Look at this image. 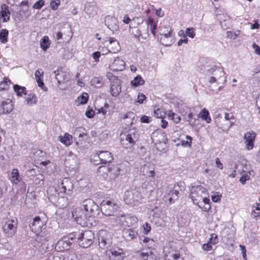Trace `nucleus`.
I'll list each match as a JSON object with an SVG mask.
<instances>
[{
  "label": "nucleus",
  "mask_w": 260,
  "mask_h": 260,
  "mask_svg": "<svg viewBox=\"0 0 260 260\" xmlns=\"http://www.w3.org/2000/svg\"><path fill=\"white\" fill-rule=\"evenodd\" d=\"M206 76L209 77L210 83H217L224 84L226 82V77L222 68L216 66H213L207 71Z\"/></svg>",
  "instance_id": "1"
},
{
  "label": "nucleus",
  "mask_w": 260,
  "mask_h": 260,
  "mask_svg": "<svg viewBox=\"0 0 260 260\" xmlns=\"http://www.w3.org/2000/svg\"><path fill=\"white\" fill-rule=\"evenodd\" d=\"M120 139L121 144L125 148H131L134 146L138 139V135L135 129L129 130L121 133Z\"/></svg>",
  "instance_id": "2"
},
{
  "label": "nucleus",
  "mask_w": 260,
  "mask_h": 260,
  "mask_svg": "<svg viewBox=\"0 0 260 260\" xmlns=\"http://www.w3.org/2000/svg\"><path fill=\"white\" fill-rule=\"evenodd\" d=\"M100 206L102 213L106 216L113 217L111 219L114 222L113 219L116 217L115 214L119 209L118 205L114 201L104 200L101 203Z\"/></svg>",
  "instance_id": "3"
},
{
  "label": "nucleus",
  "mask_w": 260,
  "mask_h": 260,
  "mask_svg": "<svg viewBox=\"0 0 260 260\" xmlns=\"http://www.w3.org/2000/svg\"><path fill=\"white\" fill-rule=\"evenodd\" d=\"M151 139L157 150L162 151L165 149L168 140L164 132L156 129L152 133Z\"/></svg>",
  "instance_id": "4"
},
{
  "label": "nucleus",
  "mask_w": 260,
  "mask_h": 260,
  "mask_svg": "<svg viewBox=\"0 0 260 260\" xmlns=\"http://www.w3.org/2000/svg\"><path fill=\"white\" fill-rule=\"evenodd\" d=\"M113 219L117 225L127 228H138V220L136 216L123 214L115 217Z\"/></svg>",
  "instance_id": "5"
},
{
  "label": "nucleus",
  "mask_w": 260,
  "mask_h": 260,
  "mask_svg": "<svg viewBox=\"0 0 260 260\" xmlns=\"http://www.w3.org/2000/svg\"><path fill=\"white\" fill-rule=\"evenodd\" d=\"M224 117L221 113L215 115V121L217 126L223 130L229 129L232 125L231 119H234V116L232 113H224Z\"/></svg>",
  "instance_id": "6"
},
{
  "label": "nucleus",
  "mask_w": 260,
  "mask_h": 260,
  "mask_svg": "<svg viewBox=\"0 0 260 260\" xmlns=\"http://www.w3.org/2000/svg\"><path fill=\"white\" fill-rule=\"evenodd\" d=\"M94 234L91 231H85L80 233L78 237L79 245L83 248L89 247L93 242Z\"/></svg>",
  "instance_id": "7"
},
{
  "label": "nucleus",
  "mask_w": 260,
  "mask_h": 260,
  "mask_svg": "<svg viewBox=\"0 0 260 260\" xmlns=\"http://www.w3.org/2000/svg\"><path fill=\"white\" fill-rule=\"evenodd\" d=\"M141 194L139 189L127 190L124 193V201L131 206H135L141 199Z\"/></svg>",
  "instance_id": "8"
},
{
  "label": "nucleus",
  "mask_w": 260,
  "mask_h": 260,
  "mask_svg": "<svg viewBox=\"0 0 260 260\" xmlns=\"http://www.w3.org/2000/svg\"><path fill=\"white\" fill-rule=\"evenodd\" d=\"M207 190L201 185H192L190 188L189 198L193 203L198 204L202 201V198L206 194Z\"/></svg>",
  "instance_id": "9"
},
{
  "label": "nucleus",
  "mask_w": 260,
  "mask_h": 260,
  "mask_svg": "<svg viewBox=\"0 0 260 260\" xmlns=\"http://www.w3.org/2000/svg\"><path fill=\"white\" fill-rule=\"evenodd\" d=\"M3 230L5 235L8 237L13 236L17 228V220L15 219H6L3 221Z\"/></svg>",
  "instance_id": "10"
},
{
  "label": "nucleus",
  "mask_w": 260,
  "mask_h": 260,
  "mask_svg": "<svg viewBox=\"0 0 260 260\" xmlns=\"http://www.w3.org/2000/svg\"><path fill=\"white\" fill-rule=\"evenodd\" d=\"M92 162L95 165L99 164H109L113 160V156L112 153L108 151H99L96 155L94 156Z\"/></svg>",
  "instance_id": "11"
},
{
  "label": "nucleus",
  "mask_w": 260,
  "mask_h": 260,
  "mask_svg": "<svg viewBox=\"0 0 260 260\" xmlns=\"http://www.w3.org/2000/svg\"><path fill=\"white\" fill-rule=\"evenodd\" d=\"M75 236L73 234H69L60 239L55 245V249L58 251L69 250L73 244Z\"/></svg>",
  "instance_id": "12"
},
{
  "label": "nucleus",
  "mask_w": 260,
  "mask_h": 260,
  "mask_svg": "<svg viewBox=\"0 0 260 260\" xmlns=\"http://www.w3.org/2000/svg\"><path fill=\"white\" fill-rule=\"evenodd\" d=\"M82 206L89 217L99 215V207L91 199H87L83 201Z\"/></svg>",
  "instance_id": "13"
},
{
  "label": "nucleus",
  "mask_w": 260,
  "mask_h": 260,
  "mask_svg": "<svg viewBox=\"0 0 260 260\" xmlns=\"http://www.w3.org/2000/svg\"><path fill=\"white\" fill-rule=\"evenodd\" d=\"M98 240L99 246L102 249L107 248L112 244L110 235L106 230L99 231Z\"/></svg>",
  "instance_id": "14"
},
{
  "label": "nucleus",
  "mask_w": 260,
  "mask_h": 260,
  "mask_svg": "<svg viewBox=\"0 0 260 260\" xmlns=\"http://www.w3.org/2000/svg\"><path fill=\"white\" fill-rule=\"evenodd\" d=\"M19 6L22 7L19 12L17 13L12 12V15L14 16H16L19 20H24L27 18L30 15L28 2L26 1Z\"/></svg>",
  "instance_id": "15"
},
{
  "label": "nucleus",
  "mask_w": 260,
  "mask_h": 260,
  "mask_svg": "<svg viewBox=\"0 0 260 260\" xmlns=\"http://www.w3.org/2000/svg\"><path fill=\"white\" fill-rule=\"evenodd\" d=\"M73 188V184L69 178H65L62 180L60 187H59V190L57 193L63 198L62 194L66 193L67 194H70L72 191Z\"/></svg>",
  "instance_id": "16"
},
{
  "label": "nucleus",
  "mask_w": 260,
  "mask_h": 260,
  "mask_svg": "<svg viewBox=\"0 0 260 260\" xmlns=\"http://www.w3.org/2000/svg\"><path fill=\"white\" fill-rule=\"evenodd\" d=\"M72 216L78 224L84 226L86 223L88 215L86 212L84 213V210L78 209L73 211Z\"/></svg>",
  "instance_id": "17"
},
{
  "label": "nucleus",
  "mask_w": 260,
  "mask_h": 260,
  "mask_svg": "<svg viewBox=\"0 0 260 260\" xmlns=\"http://www.w3.org/2000/svg\"><path fill=\"white\" fill-rule=\"evenodd\" d=\"M178 190L175 186H169L165 191L164 198L165 201H168L170 204H172L178 199Z\"/></svg>",
  "instance_id": "18"
},
{
  "label": "nucleus",
  "mask_w": 260,
  "mask_h": 260,
  "mask_svg": "<svg viewBox=\"0 0 260 260\" xmlns=\"http://www.w3.org/2000/svg\"><path fill=\"white\" fill-rule=\"evenodd\" d=\"M105 43L108 42L107 44V49L109 52L115 53L120 50V47L119 42L114 38H106L104 39Z\"/></svg>",
  "instance_id": "19"
},
{
  "label": "nucleus",
  "mask_w": 260,
  "mask_h": 260,
  "mask_svg": "<svg viewBox=\"0 0 260 260\" xmlns=\"http://www.w3.org/2000/svg\"><path fill=\"white\" fill-rule=\"evenodd\" d=\"M14 105L12 101L9 99L0 102V115L7 114L13 110Z\"/></svg>",
  "instance_id": "20"
},
{
  "label": "nucleus",
  "mask_w": 260,
  "mask_h": 260,
  "mask_svg": "<svg viewBox=\"0 0 260 260\" xmlns=\"http://www.w3.org/2000/svg\"><path fill=\"white\" fill-rule=\"evenodd\" d=\"M111 83L110 92L112 96L117 97L121 91V81L118 78H114Z\"/></svg>",
  "instance_id": "21"
},
{
  "label": "nucleus",
  "mask_w": 260,
  "mask_h": 260,
  "mask_svg": "<svg viewBox=\"0 0 260 260\" xmlns=\"http://www.w3.org/2000/svg\"><path fill=\"white\" fill-rule=\"evenodd\" d=\"M179 112L184 117V119L191 124V120L193 119L192 109L185 105H182L179 108Z\"/></svg>",
  "instance_id": "22"
},
{
  "label": "nucleus",
  "mask_w": 260,
  "mask_h": 260,
  "mask_svg": "<svg viewBox=\"0 0 260 260\" xmlns=\"http://www.w3.org/2000/svg\"><path fill=\"white\" fill-rule=\"evenodd\" d=\"M105 25L113 32L117 31L119 28L117 19L114 16L108 15L105 19Z\"/></svg>",
  "instance_id": "23"
},
{
  "label": "nucleus",
  "mask_w": 260,
  "mask_h": 260,
  "mask_svg": "<svg viewBox=\"0 0 260 260\" xmlns=\"http://www.w3.org/2000/svg\"><path fill=\"white\" fill-rule=\"evenodd\" d=\"M155 209L156 210V212L155 213L156 214V218L154 219L155 223L157 226H165L166 225V222L164 218L166 216L165 211L162 209L158 210L157 208H155Z\"/></svg>",
  "instance_id": "24"
},
{
  "label": "nucleus",
  "mask_w": 260,
  "mask_h": 260,
  "mask_svg": "<svg viewBox=\"0 0 260 260\" xmlns=\"http://www.w3.org/2000/svg\"><path fill=\"white\" fill-rule=\"evenodd\" d=\"M122 233L127 240L136 239L139 236L138 228H124Z\"/></svg>",
  "instance_id": "25"
},
{
  "label": "nucleus",
  "mask_w": 260,
  "mask_h": 260,
  "mask_svg": "<svg viewBox=\"0 0 260 260\" xmlns=\"http://www.w3.org/2000/svg\"><path fill=\"white\" fill-rule=\"evenodd\" d=\"M256 136L255 133L253 132H247L245 134L244 139L245 140V143L246 147L247 150H251L253 147V141Z\"/></svg>",
  "instance_id": "26"
},
{
  "label": "nucleus",
  "mask_w": 260,
  "mask_h": 260,
  "mask_svg": "<svg viewBox=\"0 0 260 260\" xmlns=\"http://www.w3.org/2000/svg\"><path fill=\"white\" fill-rule=\"evenodd\" d=\"M111 255L109 257L111 260H123L125 257V253L123 250L120 248H114L110 250Z\"/></svg>",
  "instance_id": "27"
},
{
  "label": "nucleus",
  "mask_w": 260,
  "mask_h": 260,
  "mask_svg": "<svg viewBox=\"0 0 260 260\" xmlns=\"http://www.w3.org/2000/svg\"><path fill=\"white\" fill-rule=\"evenodd\" d=\"M43 225V222L41 220L40 217L36 216L34 218L33 221L30 223L29 226L31 229V231L38 233L42 231Z\"/></svg>",
  "instance_id": "28"
},
{
  "label": "nucleus",
  "mask_w": 260,
  "mask_h": 260,
  "mask_svg": "<svg viewBox=\"0 0 260 260\" xmlns=\"http://www.w3.org/2000/svg\"><path fill=\"white\" fill-rule=\"evenodd\" d=\"M110 67L113 71H122L125 69V62L122 59L117 57L110 64Z\"/></svg>",
  "instance_id": "29"
},
{
  "label": "nucleus",
  "mask_w": 260,
  "mask_h": 260,
  "mask_svg": "<svg viewBox=\"0 0 260 260\" xmlns=\"http://www.w3.org/2000/svg\"><path fill=\"white\" fill-rule=\"evenodd\" d=\"M165 260H183L180 257L179 252L172 250L167 251L165 250Z\"/></svg>",
  "instance_id": "30"
},
{
  "label": "nucleus",
  "mask_w": 260,
  "mask_h": 260,
  "mask_svg": "<svg viewBox=\"0 0 260 260\" xmlns=\"http://www.w3.org/2000/svg\"><path fill=\"white\" fill-rule=\"evenodd\" d=\"M142 174L146 177H153L155 174L154 168L152 165H145L143 166L140 170Z\"/></svg>",
  "instance_id": "31"
},
{
  "label": "nucleus",
  "mask_w": 260,
  "mask_h": 260,
  "mask_svg": "<svg viewBox=\"0 0 260 260\" xmlns=\"http://www.w3.org/2000/svg\"><path fill=\"white\" fill-rule=\"evenodd\" d=\"M119 168L114 165H109V172H108L107 179L111 180L115 179L119 174Z\"/></svg>",
  "instance_id": "32"
},
{
  "label": "nucleus",
  "mask_w": 260,
  "mask_h": 260,
  "mask_svg": "<svg viewBox=\"0 0 260 260\" xmlns=\"http://www.w3.org/2000/svg\"><path fill=\"white\" fill-rule=\"evenodd\" d=\"M10 13L9 10L8 6L6 4H3L1 6L0 19H3L4 22H7L10 19Z\"/></svg>",
  "instance_id": "33"
},
{
  "label": "nucleus",
  "mask_w": 260,
  "mask_h": 260,
  "mask_svg": "<svg viewBox=\"0 0 260 260\" xmlns=\"http://www.w3.org/2000/svg\"><path fill=\"white\" fill-rule=\"evenodd\" d=\"M11 182L14 184H17L22 180V177L20 175L18 170L14 168L11 172Z\"/></svg>",
  "instance_id": "34"
},
{
  "label": "nucleus",
  "mask_w": 260,
  "mask_h": 260,
  "mask_svg": "<svg viewBox=\"0 0 260 260\" xmlns=\"http://www.w3.org/2000/svg\"><path fill=\"white\" fill-rule=\"evenodd\" d=\"M135 114L133 112H128L123 117L124 122L127 126L132 125L135 120Z\"/></svg>",
  "instance_id": "35"
},
{
  "label": "nucleus",
  "mask_w": 260,
  "mask_h": 260,
  "mask_svg": "<svg viewBox=\"0 0 260 260\" xmlns=\"http://www.w3.org/2000/svg\"><path fill=\"white\" fill-rule=\"evenodd\" d=\"M109 165L107 166H101L97 170L98 175L102 176L103 178L107 179L109 172Z\"/></svg>",
  "instance_id": "36"
},
{
  "label": "nucleus",
  "mask_w": 260,
  "mask_h": 260,
  "mask_svg": "<svg viewBox=\"0 0 260 260\" xmlns=\"http://www.w3.org/2000/svg\"><path fill=\"white\" fill-rule=\"evenodd\" d=\"M147 29L149 27H150V30L152 32V34L154 36H155V35H156L155 30L157 27V22L154 20V19H153L151 17H149L147 19Z\"/></svg>",
  "instance_id": "37"
},
{
  "label": "nucleus",
  "mask_w": 260,
  "mask_h": 260,
  "mask_svg": "<svg viewBox=\"0 0 260 260\" xmlns=\"http://www.w3.org/2000/svg\"><path fill=\"white\" fill-rule=\"evenodd\" d=\"M91 85L96 88H101L104 85L105 82L102 78L94 77L90 81Z\"/></svg>",
  "instance_id": "38"
},
{
  "label": "nucleus",
  "mask_w": 260,
  "mask_h": 260,
  "mask_svg": "<svg viewBox=\"0 0 260 260\" xmlns=\"http://www.w3.org/2000/svg\"><path fill=\"white\" fill-rule=\"evenodd\" d=\"M59 140L62 143L67 146H70L73 143L72 136L67 133L63 137H59Z\"/></svg>",
  "instance_id": "39"
},
{
  "label": "nucleus",
  "mask_w": 260,
  "mask_h": 260,
  "mask_svg": "<svg viewBox=\"0 0 260 260\" xmlns=\"http://www.w3.org/2000/svg\"><path fill=\"white\" fill-rule=\"evenodd\" d=\"M131 84L134 87H136L145 84V81L140 75H137L131 81Z\"/></svg>",
  "instance_id": "40"
},
{
  "label": "nucleus",
  "mask_w": 260,
  "mask_h": 260,
  "mask_svg": "<svg viewBox=\"0 0 260 260\" xmlns=\"http://www.w3.org/2000/svg\"><path fill=\"white\" fill-rule=\"evenodd\" d=\"M198 117L201 118L204 120H205L208 123L211 121V119L209 116V113L208 111L205 108L200 112Z\"/></svg>",
  "instance_id": "41"
},
{
  "label": "nucleus",
  "mask_w": 260,
  "mask_h": 260,
  "mask_svg": "<svg viewBox=\"0 0 260 260\" xmlns=\"http://www.w3.org/2000/svg\"><path fill=\"white\" fill-rule=\"evenodd\" d=\"M25 104L28 106H32L37 103V98L34 93L28 94L25 98L24 101Z\"/></svg>",
  "instance_id": "42"
},
{
  "label": "nucleus",
  "mask_w": 260,
  "mask_h": 260,
  "mask_svg": "<svg viewBox=\"0 0 260 260\" xmlns=\"http://www.w3.org/2000/svg\"><path fill=\"white\" fill-rule=\"evenodd\" d=\"M50 45L49 38L47 36L43 37L40 42L41 48L45 51L49 47Z\"/></svg>",
  "instance_id": "43"
},
{
  "label": "nucleus",
  "mask_w": 260,
  "mask_h": 260,
  "mask_svg": "<svg viewBox=\"0 0 260 260\" xmlns=\"http://www.w3.org/2000/svg\"><path fill=\"white\" fill-rule=\"evenodd\" d=\"M13 89L17 93V95L19 96H22L23 94H26V93L25 92L26 88L24 87H22L18 85H14Z\"/></svg>",
  "instance_id": "44"
},
{
  "label": "nucleus",
  "mask_w": 260,
  "mask_h": 260,
  "mask_svg": "<svg viewBox=\"0 0 260 260\" xmlns=\"http://www.w3.org/2000/svg\"><path fill=\"white\" fill-rule=\"evenodd\" d=\"M9 31L7 29H3L0 31V42L6 43L8 41Z\"/></svg>",
  "instance_id": "45"
},
{
  "label": "nucleus",
  "mask_w": 260,
  "mask_h": 260,
  "mask_svg": "<svg viewBox=\"0 0 260 260\" xmlns=\"http://www.w3.org/2000/svg\"><path fill=\"white\" fill-rule=\"evenodd\" d=\"M10 84L11 81L7 78H5L3 81H0V91L8 89Z\"/></svg>",
  "instance_id": "46"
},
{
  "label": "nucleus",
  "mask_w": 260,
  "mask_h": 260,
  "mask_svg": "<svg viewBox=\"0 0 260 260\" xmlns=\"http://www.w3.org/2000/svg\"><path fill=\"white\" fill-rule=\"evenodd\" d=\"M168 117L170 118L174 122L179 123L181 121V117L177 114L170 111L168 114Z\"/></svg>",
  "instance_id": "47"
},
{
  "label": "nucleus",
  "mask_w": 260,
  "mask_h": 260,
  "mask_svg": "<svg viewBox=\"0 0 260 260\" xmlns=\"http://www.w3.org/2000/svg\"><path fill=\"white\" fill-rule=\"evenodd\" d=\"M158 39H159V41H164V40L165 38L167 39H173L172 38V30L170 27L167 28V32L165 34L161 35L160 36H158Z\"/></svg>",
  "instance_id": "48"
},
{
  "label": "nucleus",
  "mask_w": 260,
  "mask_h": 260,
  "mask_svg": "<svg viewBox=\"0 0 260 260\" xmlns=\"http://www.w3.org/2000/svg\"><path fill=\"white\" fill-rule=\"evenodd\" d=\"M88 99V95L87 93L85 92L78 98L77 102L79 105H84L87 102Z\"/></svg>",
  "instance_id": "49"
},
{
  "label": "nucleus",
  "mask_w": 260,
  "mask_h": 260,
  "mask_svg": "<svg viewBox=\"0 0 260 260\" xmlns=\"http://www.w3.org/2000/svg\"><path fill=\"white\" fill-rule=\"evenodd\" d=\"M154 116L156 118H162L165 113L162 109L155 107L153 110Z\"/></svg>",
  "instance_id": "50"
},
{
  "label": "nucleus",
  "mask_w": 260,
  "mask_h": 260,
  "mask_svg": "<svg viewBox=\"0 0 260 260\" xmlns=\"http://www.w3.org/2000/svg\"><path fill=\"white\" fill-rule=\"evenodd\" d=\"M240 32V30H237V31H228L226 32L227 37L233 40H235L239 35Z\"/></svg>",
  "instance_id": "51"
},
{
  "label": "nucleus",
  "mask_w": 260,
  "mask_h": 260,
  "mask_svg": "<svg viewBox=\"0 0 260 260\" xmlns=\"http://www.w3.org/2000/svg\"><path fill=\"white\" fill-rule=\"evenodd\" d=\"M140 256L145 260H153V255L151 252H141L140 253Z\"/></svg>",
  "instance_id": "52"
},
{
  "label": "nucleus",
  "mask_w": 260,
  "mask_h": 260,
  "mask_svg": "<svg viewBox=\"0 0 260 260\" xmlns=\"http://www.w3.org/2000/svg\"><path fill=\"white\" fill-rule=\"evenodd\" d=\"M146 97L145 95L142 93H139L138 95L137 99L135 102V104H141L143 103V101L145 100Z\"/></svg>",
  "instance_id": "53"
},
{
  "label": "nucleus",
  "mask_w": 260,
  "mask_h": 260,
  "mask_svg": "<svg viewBox=\"0 0 260 260\" xmlns=\"http://www.w3.org/2000/svg\"><path fill=\"white\" fill-rule=\"evenodd\" d=\"M194 30V29L193 27L187 28L185 30L186 36L187 37V36H188L191 38H193L196 36V34Z\"/></svg>",
  "instance_id": "54"
},
{
  "label": "nucleus",
  "mask_w": 260,
  "mask_h": 260,
  "mask_svg": "<svg viewBox=\"0 0 260 260\" xmlns=\"http://www.w3.org/2000/svg\"><path fill=\"white\" fill-rule=\"evenodd\" d=\"M60 3V0H51L50 2V7L52 10H56L57 9Z\"/></svg>",
  "instance_id": "55"
},
{
  "label": "nucleus",
  "mask_w": 260,
  "mask_h": 260,
  "mask_svg": "<svg viewBox=\"0 0 260 260\" xmlns=\"http://www.w3.org/2000/svg\"><path fill=\"white\" fill-rule=\"evenodd\" d=\"M84 131V129L82 127H79L76 128L74 134L78 135L79 137H82L86 134Z\"/></svg>",
  "instance_id": "56"
},
{
  "label": "nucleus",
  "mask_w": 260,
  "mask_h": 260,
  "mask_svg": "<svg viewBox=\"0 0 260 260\" xmlns=\"http://www.w3.org/2000/svg\"><path fill=\"white\" fill-rule=\"evenodd\" d=\"M44 5V1L43 0H39L34 4L33 8L36 9H40Z\"/></svg>",
  "instance_id": "57"
},
{
  "label": "nucleus",
  "mask_w": 260,
  "mask_h": 260,
  "mask_svg": "<svg viewBox=\"0 0 260 260\" xmlns=\"http://www.w3.org/2000/svg\"><path fill=\"white\" fill-rule=\"evenodd\" d=\"M160 42L161 43V44L166 46H170L172 45L173 42V39H167L165 38L164 40V41H160Z\"/></svg>",
  "instance_id": "58"
},
{
  "label": "nucleus",
  "mask_w": 260,
  "mask_h": 260,
  "mask_svg": "<svg viewBox=\"0 0 260 260\" xmlns=\"http://www.w3.org/2000/svg\"><path fill=\"white\" fill-rule=\"evenodd\" d=\"M249 179V176L247 173L244 174L240 179V182L244 184L247 180Z\"/></svg>",
  "instance_id": "59"
},
{
  "label": "nucleus",
  "mask_w": 260,
  "mask_h": 260,
  "mask_svg": "<svg viewBox=\"0 0 260 260\" xmlns=\"http://www.w3.org/2000/svg\"><path fill=\"white\" fill-rule=\"evenodd\" d=\"M133 33L136 38L140 40V37L141 36V32L139 28H135L133 30Z\"/></svg>",
  "instance_id": "60"
},
{
  "label": "nucleus",
  "mask_w": 260,
  "mask_h": 260,
  "mask_svg": "<svg viewBox=\"0 0 260 260\" xmlns=\"http://www.w3.org/2000/svg\"><path fill=\"white\" fill-rule=\"evenodd\" d=\"M143 227L144 229V233L145 234H147L149 232H150L151 226L147 222H145L143 224Z\"/></svg>",
  "instance_id": "61"
},
{
  "label": "nucleus",
  "mask_w": 260,
  "mask_h": 260,
  "mask_svg": "<svg viewBox=\"0 0 260 260\" xmlns=\"http://www.w3.org/2000/svg\"><path fill=\"white\" fill-rule=\"evenodd\" d=\"M208 197V194L207 193V191H206V194L202 198V200L203 201V203L207 205H209L210 203V200Z\"/></svg>",
  "instance_id": "62"
},
{
  "label": "nucleus",
  "mask_w": 260,
  "mask_h": 260,
  "mask_svg": "<svg viewBox=\"0 0 260 260\" xmlns=\"http://www.w3.org/2000/svg\"><path fill=\"white\" fill-rule=\"evenodd\" d=\"M101 55V53L100 51H96L92 53V57L95 62L99 61V58L100 57Z\"/></svg>",
  "instance_id": "63"
},
{
  "label": "nucleus",
  "mask_w": 260,
  "mask_h": 260,
  "mask_svg": "<svg viewBox=\"0 0 260 260\" xmlns=\"http://www.w3.org/2000/svg\"><path fill=\"white\" fill-rule=\"evenodd\" d=\"M64 257L62 255L50 256L47 260H63Z\"/></svg>",
  "instance_id": "64"
}]
</instances>
